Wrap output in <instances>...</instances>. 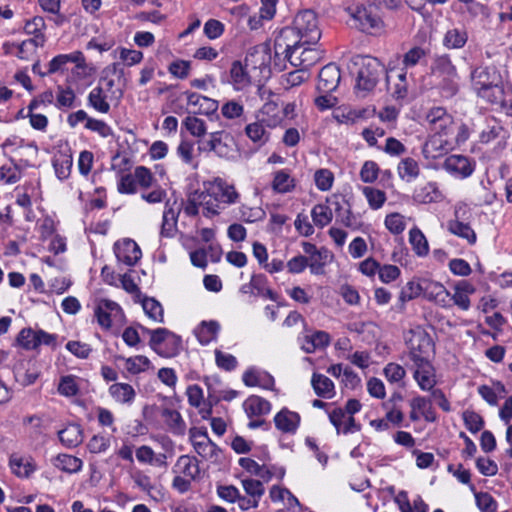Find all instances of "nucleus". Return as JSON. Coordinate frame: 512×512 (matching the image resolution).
I'll return each mask as SVG.
<instances>
[{
  "instance_id": "nucleus-1",
  "label": "nucleus",
  "mask_w": 512,
  "mask_h": 512,
  "mask_svg": "<svg viewBox=\"0 0 512 512\" xmlns=\"http://www.w3.org/2000/svg\"><path fill=\"white\" fill-rule=\"evenodd\" d=\"M200 207L203 208V215L205 217H212L219 214L218 206L211 193L210 185L205 187L204 190H195L188 194L184 205V213L189 217H195L199 214Z\"/></svg>"
},
{
  "instance_id": "nucleus-2",
  "label": "nucleus",
  "mask_w": 512,
  "mask_h": 512,
  "mask_svg": "<svg viewBox=\"0 0 512 512\" xmlns=\"http://www.w3.org/2000/svg\"><path fill=\"white\" fill-rule=\"evenodd\" d=\"M303 40L293 26L282 28L274 41L275 56L283 55L290 62L292 57L307 45Z\"/></svg>"
},
{
  "instance_id": "nucleus-3",
  "label": "nucleus",
  "mask_w": 512,
  "mask_h": 512,
  "mask_svg": "<svg viewBox=\"0 0 512 512\" xmlns=\"http://www.w3.org/2000/svg\"><path fill=\"white\" fill-rule=\"evenodd\" d=\"M383 72L384 67L377 59L370 57L362 59L361 66L357 72L355 88L363 92L373 90Z\"/></svg>"
},
{
  "instance_id": "nucleus-4",
  "label": "nucleus",
  "mask_w": 512,
  "mask_h": 512,
  "mask_svg": "<svg viewBox=\"0 0 512 512\" xmlns=\"http://www.w3.org/2000/svg\"><path fill=\"white\" fill-rule=\"evenodd\" d=\"M292 26L298 34L304 39L307 45L316 44L321 38V31L318 27L316 14L312 10H304L299 12Z\"/></svg>"
},
{
  "instance_id": "nucleus-5",
  "label": "nucleus",
  "mask_w": 512,
  "mask_h": 512,
  "mask_svg": "<svg viewBox=\"0 0 512 512\" xmlns=\"http://www.w3.org/2000/svg\"><path fill=\"white\" fill-rule=\"evenodd\" d=\"M189 437L199 456L211 460H216L218 458L220 449L209 439L206 429L192 427L189 430Z\"/></svg>"
},
{
  "instance_id": "nucleus-6",
  "label": "nucleus",
  "mask_w": 512,
  "mask_h": 512,
  "mask_svg": "<svg viewBox=\"0 0 512 512\" xmlns=\"http://www.w3.org/2000/svg\"><path fill=\"white\" fill-rule=\"evenodd\" d=\"M409 358L413 361L428 360L429 352L434 347L431 336L424 330L415 331L408 341Z\"/></svg>"
},
{
  "instance_id": "nucleus-7",
  "label": "nucleus",
  "mask_w": 512,
  "mask_h": 512,
  "mask_svg": "<svg viewBox=\"0 0 512 512\" xmlns=\"http://www.w3.org/2000/svg\"><path fill=\"white\" fill-rule=\"evenodd\" d=\"M327 202L333 206L337 223L352 230L361 227L360 220L353 214L350 204L343 197L334 196L332 199H328Z\"/></svg>"
},
{
  "instance_id": "nucleus-8",
  "label": "nucleus",
  "mask_w": 512,
  "mask_h": 512,
  "mask_svg": "<svg viewBox=\"0 0 512 512\" xmlns=\"http://www.w3.org/2000/svg\"><path fill=\"white\" fill-rule=\"evenodd\" d=\"M475 166V160L467 156L457 154L448 156L443 163V168L448 173L461 179L471 176L475 170Z\"/></svg>"
},
{
  "instance_id": "nucleus-9",
  "label": "nucleus",
  "mask_w": 512,
  "mask_h": 512,
  "mask_svg": "<svg viewBox=\"0 0 512 512\" xmlns=\"http://www.w3.org/2000/svg\"><path fill=\"white\" fill-rule=\"evenodd\" d=\"M209 185L218 206V213L225 208V205L233 204L237 201L238 193L233 186L227 184L224 180L217 178Z\"/></svg>"
},
{
  "instance_id": "nucleus-10",
  "label": "nucleus",
  "mask_w": 512,
  "mask_h": 512,
  "mask_svg": "<svg viewBox=\"0 0 512 512\" xmlns=\"http://www.w3.org/2000/svg\"><path fill=\"white\" fill-rule=\"evenodd\" d=\"M114 252L119 262L127 266H134L142 256L138 244L132 239H123L114 244Z\"/></svg>"
},
{
  "instance_id": "nucleus-11",
  "label": "nucleus",
  "mask_w": 512,
  "mask_h": 512,
  "mask_svg": "<svg viewBox=\"0 0 512 512\" xmlns=\"http://www.w3.org/2000/svg\"><path fill=\"white\" fill-rule=\"evenodd\" d=\"M94 312L98 324L106 330L112 326V318L117 319L123 316L121 307L109 299L100 300Z\"/></svg>"
},
{
  "instance_id": "nucleus-12",
  "label": "nucleus",
  "mask_w": 512,
  "mask_h": 512,
  "mask_svg": "<svg viewBox=\"0 0 512 512\" xmlns=\"http://www.w3.org/2000/svg\"><path fill=\"white\" fill-rule=\"evenodd\" d=\"M340 79L339 67L334 63H329L319 72L317 90L320 93H331L337 89Z\"/></svg>"
},
{
  "instance_id": "nucleus-13",
  "label": "nucleus",
  "mask_w": 512,
  "mask_h": 512,
  "mask_svg": "<svg viewBox=\"0 0 512 512\" xmlns=\"http://www.w3.org/2000/svg\"><path fill=\"white\" fill-rule=\"evenodd\" d=\"M415 371L413 377L423 391H431L436 385L435 369L428 360L413 362Z\"/></svg>"
},
{
  "instance_id": "nucleus-14",
  "label": "nucleus",
  "mask_w": 512,
  "mask_h": 512,
  "mask_svg": "<svg viewBox=\"0 0 512 512\" xmlns=\"http://www.w3.org/2000/svg\"><path fill=\"white\" fill-rule=\"evenodd\" d=\"M182 209L184 210L183 200H181L180 203H178L176 199L173 201L168 199L166 201L161 226L162 236L168 237L173 234L177 225L179 214Z\"/></svg>"
},
{
  "instance_id": "nucleus-15",
  "label": "nucleus",
  "mask_w": 512,
  "mask_h": 512,
  "mask_svg": "<svg viewBox=\"0 0 512 512\" xmlns=\"http://www.w3.org/2000/svg\"><path fill=\"white\" fill-rule=\"evenodd\" d=\"M145 333L150 335L149 345L150 347L159 355H164L160 349L162 343L167 340H171L172 345L175 347L177 351L181 345V339L179 336L175 335L173 332L169 331L166 328H157L155 330H150L148 328L142 327Z\"/></svg>"
},
{
  "instance_id": "nucleus-16",
  "label": "nucleus",
  "mask_w": 512,
  "mask_h": 512,
  "mask_svg": "<svg viewBox=\"0 0 512 512\" xmlns=\"http://www.w3.org/2000/svg\"><path fill=\"white\" fill-rule=\"evenodd\" d=\"M160 414L169 432L177 436L185 435L187 426L181 414L177 410L169 407H162Z\"/></svg>"
},
{
  "instance_id": "nucleus-17",
  "label": "nucleus",
  "mask_w": 512,
  "mask_h": 512,
  "mask_svg": "<svg viewBox=\"0 0 512 512\" xmlns=\"http://www.w3.org/2000/svg\"><path fill=\"white\" fill-rule=\"evenodd\" d=\"M426 121L435 133H446V129L452 124V117L443 107H434L426 115Z\"/></svg>"
},
{
  "instance_id": "nucleus-18",
  "label": "nucleus",
  "mask_w": 512,
  "mask_h": 512,
  "mask_svg": "<svg viewBox=\"0 0 512 512\" xmlns=\"http://www.w3.org/2000/svg\"><path fill=\"white\" fill-rule=\"evenodd\" d=\"M186 94L188 105L197 107L193 113L210 115L217 111L218 102L216 100L195 92H187Z\"/></svg>"
},
{
  "instance_id": "nucleus-19",
  "label": "nucleus",
  "mask_w": 512,
  "mask_h": 512,
  "mask_svg": "<svg viewBox=\"0 0 512 512\" xmlns=\"http://www.w3.org/2000/svg\"><path fill=\"white\" fill-rule=\"evenodd\" d=\"M431 73L437 78L447 76H455L457 72L456 66L453 64L448 54L436 55L431 63Z\"/></svg>"
},
{
  "instance_id": "nucleus-20",
  "label": "nucleus",
  "mask_w": 512,
  "mask_h": 512,
  "mask_svg": "<svg viewBox=\"0 0 512 512\" xmlns=\"http://www.w3.org/2000/svg\"><path fill=\"white\" fill-rule=\"evenodd\" d=\"M300 422V416L296 412L282 409L274 417V423L277 429L284 433H293L296 431Z\"/></svg>"
},
{
  "instance_id": "nucleus-21",
  "label": "nucleus",
  "mask_w": 512,
  "mask_h": 512,
  "mask_svg": "<svg viewBox=\"0 0 512 512\" xmlns=\"http://www.w3.org/2000/svg\"><path fill=\"white\" fill-rule=\"evenodd\" d=\"M321 58V52L310 45L303 46L297 54L292 57L291 65L305 69L317 63Z\"/></svg>"
},
{
  "instance_id": "nucleus-22",
  "label": "nucleus",
  "mask_w": 512,
  "mask_h": 512,
  "mask_svg": "<svg viewBox=\"0 0 512 512\" xmlns=\"http://www.w3.org/2000/svg\"><path fill=\"white\" fill-rule=\"evenodd\" d=\"M495 72H490L487 67H477L471 72V82L474 90L479 93L483 89L497 82Z\"/></svg>"
},
{
  "instance_id": "nucleus-23",
  "label": "nucleus",
  "mask_w": 512,
  "mask_h": 512,
  "mask_svg": "<svg viewBox=\"0 0 512 512\" xmlns=\"http://www.w3.org/2000/svg\"><path fill=\"white\" fill-rule=\"evenodd\" d=\"M60 442L67 448H74L83 442V430L79 424H68L58 432Z\"/></svg>"
},
{
  "instance_id": "nucleus-24",
  "label": "nucleus",
  "mask_w": 512,
  "mask_h": 512,
  "mask_svg": "<svg viewBox=\"0 0 512 512\" xmlns=\"http://www.w3.org/2000/svg\"><path fill=\"white\" fill-rule=\"evenodd\" d=\"M174 472L194 480L200 473L197 459L189 455H181L174 466Z\"/></svg>"
},
{
  "instance_id": "nucleus-25",
  "label": "nucleus",
  "mask_w": 512,
  "mask_h": 512,
  "mask_svg": "<svg viewBox=\"0 0 512 512\" xmlns=\"http://www.w3.org/2000/svg\"><path fill=\"white\" fill-rule=\"evenodd\" d=\"M243 406L249 418L266 415L271 410L270 402L256 395L250 396Z\"/></svg>"
},
{
  "instance_id": "nucleus-26",
  "label": "nucleus",
  "mask_w": 512,
  "mask_h": 512,
  "mask_svg": "<svg viewBox=\"0 0 512 512\" xmlns=\"http://www.w3.org/2000/svg\"><path fill=\"white\" fill-rule=\"evenodd\" d=\"M312 387L317 396L330 399L334 396V383L323 374L314 373L311 379Z\"/></svg>"
},
{
  "instance_id": "nucleus-27",
  "label": "nucleus",
  "mask_w": 512,
  "mask_h": 512,
  "mask_svg": "<svg viewBox=\"0 0 512 512\" xmlns=\"http://www.w3.org/2000/svg\"><path fill=\"white\" fill-rule=\"evenodd\" d=\"M468 40L465 28H452L446 31L443 37V46L447 49H461Z\"/></svg>"
},
{
  "instance_id": "nucleus-28",
  "label": "nucleus",
  "mask_w": 512,
  "mask_h": 512,
  "mask_svg": "<svg viewBox=\"0 0 512 512\" xmlns=\"http://www.w3.org/2000/svg\"><path fill=\"white\" fill-rule=\"evenodd\" d=\"M448 230L452 234L465 239L470 245H474L476 243V233L467 223L461 222L459 220H450L448 222Z\"/></svg>"
},
{
  "instance_id": "nucleus-29",
  "label": "nucleus",
  "mask_w": 512,
  "mask_h": 512,
  "mask_svg": "<svg viewBox=\"0 0 512 512\" xmlns=\"http://www.w3.org/2000/svg\"><path fill=\"white\" fill-rule=\"evenodd\" d=\"M88 105L103 114L110 111V104L107 101V95L101 86H96L90 91L88 95Z\"/></svg>"
},
{
  "instance_id": "nucleus-30",
  "label": "nucleus",
  "mask_w": 512,
  "mask_h": 512,
  "mask_svg": "<svg viewBox=\"0 0 512 512\" xmlns=\"http://www.w3.org/2000/svg\"><path fill=\"white\" fill-rule=\"evenodd\" d=\"M53 464L56 468L66 473H76L81 470L83 463L78 457L68 454H59L54 458Z\"/></svg>"
},
{
  "instance_id": "nucleus-31",
  "label": "nucleus",
  "mask_w": 512,
  "mask_h": 512,
  "mask_svg": "<svg viewBox=\"0 0 512 512\" xmlns=\"http://www.w3.org/2000/svg\"><path fill=\"white\" fill-rule=\"evenodd\" d=\"M110 395L120 403H131L135 398L134 388L127 383H115L109 388Z\"/></svg>"
},
{
  "instance_id": "nucleus-32",
  "label": "nucleus",
  "mask_w": 512,
  "mask_h": 512,
  "mask_svg": "<svg viewBox=\"0 0 512 512\" xmlns=\"http://www.w3.org/2000/svg\"><path fill=\"white\" fill-rule=\"evenodd\" d=\"M424 292L428 299L434 300L437 303L445 304L447 298L450 297L449 291L438 282L424 281Z\"/></svg>"
},
{
  "instance_id": "nucleus-33",
  "label": "nucleus",
  "mask_w": 512,
  "mask_h": 512,
  "mask_svg": "<svg viewBox=\"0 0 512 512\" xmlns=\"http://www.w3.org/2000/svg\"><path fill=\"white\" fill-rule=\"evenodd\" d=\"M263 121L253 122L245 127L247 137L259 146L264 145L269 140V133L266 131Z\"/></svg>"
},
{
  "instance_id": "nucleus-34",
  "label": "nucleus",
  "mask_w": 512,
  "mask_h": 512,
  "mask_svg": "<svg viewBox=\"0 0 512 512\" xmlns=\"http://www.w3.org/2000/svg\"><path fill=\"white\" fill-rule=\"evenodd\" d=\"M219 329L217 321H202L196 329V335L201 344H208L216 338Z\"/></svg>"
},
{
  "instance_id": "nucleus-35",
  "label": "nucleus",
  "mask_w": 512,
  "mask_h": 512,
  "mask_svg": "<svg viewBox=\"0 0 512 512\" xmlns=\"http://www.w3.org/2000/svg\"><path fill=\"white\" fill-rule=\"evenodd\" d=\"M353 17L358 22V26L362 31L378 28L381 24L380 18L373 15L366 8L357 9Z\"/></svg>"
},
{
  "instance_id": "nucleus-36",
  "label": "nucleus",
  "mask_w": 512,
  "mask_h": 512,
  "mask_svg": "<svg viewBox=\"0 0 512 512\" xmlns=\"http://www.w3.org/2000/svg\"><path fill=\"white\" fill-rule=\"evenodd\" d=\"M311 216L314 224L320 228H323L332 221L333 206L317 204L313 207Z\"/></svg>"
},
{
  "instance_id": "nucleus-37",
  "label": "nucleus",
  "mask_w": 512,
  "mask_h": 512,
  "mask_svg": "<svg viewBox=\"0 0 512 512\" xmlns=\"http://www.w3.org/2000/svg\"><path fill=\"white\" fill-rule=\"evenodd\" d=\"M470 490L474 493L476 505L482 512H496L497 502L491 494L477 492L474 484H470Z\"/></svg>"
},
{
  "instance_id": "nucleus-38",
  "label": "nucleus",
  "mask_w": 512,
  "mask_h": 512,
  "mask_svg": "<svg viewBox=\"0 0 512 512\" xmlns=\"http://www.w3.org/2000/svg\"><path fill=\"white\" fill-rule=\"evenodd\" d=\"M409 242L415 253L420 256H426L429 252V246L425 235L418 229L413 228L409 232Z\"/></svg>"
},
{
  "instance_id": "nucleus-39",
  "label": "nucleus",
  "mask_w": 512,
  "mask_h": 512,
  "mask_svg": "<svg viewBox=\"0 0 512 512\" xmlns=\"http://www.w3.org/2000/svg\"><path fill=\"white\" fill-rule=\"evenodd\" d=\"M438 88L444 98H452L459 91V75L455 73V76H447L444 78H438Z\"/></svg>"
},
{
  "instance_id": "nucleus-40",
  "label": "nucleus",
  "mask_w": 512,
  "mask_h": 512,
  "mask_svg": "<svg viewBox=\"0 0 512 512\" xmlns=\"http://www.w3.org/2000/svg\"><path fill=\"white\" fill-rule=\"evenodd\" d=\"M55 98V106L58 109L63 110L74 106L76 95L70 87L63 88L62 86H58Z\"/></svg>"
},
{
  "instance_id": "nucleus-41",
  "label": "nucleus",
  "mask_w": 512,
  "mask_h": 512,
  "mask_svg": "<svg viewBox=\"0 0 512 512\" xmlns=\"http://www.w3.org/2000/svg\"><path fill=\"white\" fill-rule=\"evenodd\" d=\"M142 307L149 318L161 323L164 321L162 305L155 298L145 297Z\"/></svg>"
},
{
  "instance_id": "nucleus-42",
  "label": "nucleus",
  "mask_w": 512,
  "mask_h": 512,
  "mask_svg": "<svg viewBox=\"0 0 512 512\" xmlns=\"http://www.w3.org/2000/svg\"><path fill=\"white\" fill-rule=\"evenodd\" d=\"M419 172L418 163L413 158H404L398 165V173L402 179H414L419 175Z\"/></svg>"
},
{
  "instance_id": "nucleus-43",
  "label": "nucleus",
  "mask_w": 512,
  "mask_h": 512,
  "mask_svg": "<svg viewBox=\"0 0 512 512\" xmlns=\"http://www.w3.org/2000/svg\"><path fill=\"white\" fill-rule=\"evenodd\" d=\"M231 80L237 90L243 89L249 84V76L242 64L235 61L230 70Z\"/></svg>"
},
{
  "instance_id": "nucleus-44",
  "label": "nucleus",
  "mask_w": 512,
  "mask_h": 512,
  "mask_svg": "<svg viewBox=\"0 0 512 512\" xmlns=\"http://www.w3.org/2000/svg\"><path fill=\"white\" fill-rule=\"evenodd\" d=\"M465 427L473 434L479 432L484 427L483 417L473 410H465L462 414Z\"/></svg>"
},
{
  "instance_id": "nucleus-45",
  "label": "nucleus",
  "mask_w": 512,
  "mask_h": 512,
  "mask_svg": "<svg viewBox=\"0 0 512 512\" xmlns=\"http://www.w3.org/2000/svg\"><path fill=\"white\" fill-rule=\"evenodd\" d=\"M327 257H328V250L325 248H321L313 256L307 257L308 258V267L310 268V272L315 275L323 274Z\"/></svg>"
},
{
  "instance_id": "nucleus-46",
  "label": "nucleus",
  "mask_w": 512,
  "mask_h": 512,
  "mask_svg": "<svg viewBox=\"0 0 512 512\" xmlns=\"http://www.w3.org/2000/svg\"><path fill=\"white\" fill-rule=\"evenodd\" d=\"M25 424H29V437L34 441H39L44 439L45 434V426L41 417L39 416H29L24 419Z\"/></svg>"
},
{
  "instance_id": "nucleus-47",
  "label": "nucleus",
  "mask_w": 512,
  "mask_h": 512,
  "mask_svg": "<svg viewBox=\"0 0 512 512\" xmlns=\"http://www.w3.org/2000/svg\"><path fill=\"white\" fill-rule=\"evenodd\" d=\"M76 380L77 377L74 375L62 376L58 385V392L66 397L76 396L79 392Z\"/></svg>"
},
{
  "instance_id": "nucleus-48",
  "label": "nucleus",
  "mask_w": 512,
  "mask_h": 512,
  "mask_svg": "<svg viewBox=\"0 0 512 512\" xmlns=\"http://www.w3.org/2000/svg\"><path fill=\"white\" fill-rule=\"evenodd\" d=\"M12 472L19 477H29L34 472L35 467L31 462H23V459L17 456H11L9 461Z\"/></svg>"
},
{
  "instance_id": "nucleus-49",
  "label": "nucleus",
  "mask_w": 512,
  "mask_h": 512,
  "mask_svg": "<svg viewBox=\"0 0 512 512\" xmlns=\"http://www.w3.org/2000/svg\"><path fill=\"white\" fill-rule=\"evenodd\" d=\"M183 125L194 137H202L207 132L205 121L195 116H187L183 121Z\"/></svg>"
},
{
  "instance_id": "nucleus-50",
  "label": "nucleus",
  "mask_w": 512,
  "mask_h": 512,
  "mask_svg": "<svg viewBox=\"0 0 512 512\" xmlns=\"http://www.w3.org/2000/svg\"><path fill=\"white\" fill-rule=\"evenodd\" d=\"M242 486L246 494L260 502L265 493V488L260 480L248 478L242 480Z\"/></svg>"
},
{
  "instance_id": "nucleus-51",
  "label": "nucleus",
  "mask_w": 512,
  "mask_h": 512,
  "mask_svg": "<svg viewBox=\"0 0 512 512\" xmlns=\"http://www.w3.org/2000/svg\"><path fill=\"white\" fill-rule=\"evenodd\" d=\"M424 291L423 283H416L414 281H409L402 289L399 295V300L402 305H404L407 301H410L416 297H418L421 292Z\"/></svg>"
},
{
  "instance_id": "nucleus-52",
  "label": "nucleus",
  "mask_w": 512,
  "mask_h": 512,
  "mask_svg": "<svg viewBox=\"0 0 512 512\" xmlns=\"http://www.w3.org/2000/svg\"><path fill=\"white\" fill-rule=\"evenodd\" d=\"M363 194L365 195L370 207L372 209H379L382 207L386 200L385 192L373 187H364Z\"/></svg>"
},
{
  "instance_id": "nucleus-53",
  "label": "nucleus",
  "mask_w": 512,
  "mask_h": 512,
  "mask_svg": "<svg viewBox=\"0 0 512 512\" xmlns=\"http://www.w3.org/2000/svg\"><path fill=\"white\" fill-rule=\"evenodd\" d=\"M294 187L293 179L290 175L281 170L278 171L273 180V189L279 193H287Z\"/></svg>"
},
{
  "instance_id": "nucleus-54",
  "label": "nucleus",
  "mask_w": 512,
  "mask_h": 512,
  "mask_svg": "<svg viewBox=\"0 0 512 512\" xmlns=\"http://www.w3.org/2000/svg\"><path fill=\"white\" fill-rule=\"evenodd\" d=\"M426 51L422 47L415 46L408 50L402 59V64L405 68H411L420 63V61L426 57Z\"/></svg>"
},
{
  "instance_id": "nucleus-55",
  "label": "nucleus",
  "mask_w": 512,
  "mask_h": 512,
  "mask_svg": "<svg viewBox=\"0 0 512 512\" xmlns=\"http://www.w3.org/2000/svg\"><path fill=\"white\" fill-rule=\"evenodd\" d=\"M37 330L32 328H24L20 331L17 336V341L20 346L26 350H32L37 348Z\"/></svg>"
},
{
  "instance_id": "nucleus-56",
  "label": "nucleus",
  "mask_w": 512,
  "mask_h": 512,
  "mask_svg": "<svg viewBox=\"0 0 512 512\" xmlns=\"http://www.w3.org/2000/svg\"><path fill=\"white\" fill-rule=\"evenodd\" d=\"M53 167L55 169L56 176L60 180L67 179L70 175L72 167V158L69 156H61L53 160Z\"/></svg>"
},
{
  "instance_id": "nucleus-57",
  "label": "nucleus",
  "mask_w": 512,
  "mask_h": 512,
  "mask_svg": "<svg viewBox=\"0 0 512 512\" xmlns=\"http://www.w3.org/2000/svg\"><path fill=\"white\" fill-rule=\"evenodd\" d=\"M505 89L498 85L497 82L477 93L480 97L486 99L492 104L499 105Z\"/></svg>"
},
{
  "instance_id": "nucleus-58",
  "label": "nucleus",
  "mask_w": 512,
  "mask_h": 512,
  "mask_svg": "<svg viewBox=\"0 0 512 512\" xmlns=\"http://www.w3.org/2000/svg\"><path fill=\"white\" fill-rule=\"evenodd\" d=\"M442 141L438 138H431L426 141L422 148V153L425 158H437L442 155L444 148L442 146Z\"/></svg>"
},
{
  "instance_id": "nucleus-59",
  "label": "nucleus",
  "mask_w": 512,
  "mask_h": 512,
  "mask_svg": "<svg viewBox=\"0 0 512 512\" xmlns=\"http://www.w3.org/2000/svg\"><path fill=\"white\" fill-rule=\"evenodd\" d=\"M314 180L319 190L327 191L332 187L334 176L328 169H319L315 172Z\"/></svg>"
},
{
  "instance_id": "nucleus-60",
  "label": "nucleus",
  "mask_w": 512,
  "mask_h": 512,
  "mask_svg": "<svg viewBox=\"0 0 512 512\" xmlns=\"http://www.w3.org/2000/svg\"><path fill=\"white\" fill-rule=\"evenodd\" d=\"M85 128L98 133L101 137L104 138L109 137L113 134L112 128L106 122L91 117L87 119V122L85 123Z\"/></svg>"
},
{
  "instance_id": "nucleus-61",
  "label": "nucleus",
  "mask_w": 512,
  "mask_h": 512,
  "mask_svg": "<svg viewBox=\"0 0 512 512\" xmlns=\"http://www.w3.org/2000/svg\"><path fill=\"white\" fill-rule=\"evenodd\" d=\"M379 170L376 162L366 161L361 168L360 178L364 183H373L378 178Z\"/></svg>"
},
{
  "instance_id": "nucleus-62",
  "label": "nucleus",
  "mask_w": 512,
  "mask_h": 512,
  "mask_svg": "<svg viewBox=\"0 0 512 512\" xmlns=\"http://www.w3.org/2000/svg\"><path fill=\"white\" fill-rule=\"evenodd\" d=\"M221 113L226 119H238L243 115L244 107L239 102L230 100L223 104Z\"/></svg>"
},
{
  "instance_id": "nucleus-63",
  "label": "nucleus",
  "mask_w": 512,
  "mask_h": 512,
  "mask_svg": "<svg viewBox=\"0 0 512 512\" xmlns=\"http://www.w3.org/2000/svg\"><path fill=\"white\" fill-rule=\"evenodd\" d=\"M386 228L393 234H400L405 229L404 217L398 213H392L385 218Z\"/></svg>"
},
{
  "instance_id": "nucleus-64",
  "label": "nucleus",
  "mask_w": 512,
  "mask_h": 512,
  "mask_svg": "<svg viewBox=\"0 0 512 512\" xmlns=\"http://www.w3.org/2000/svg\"><path fill=\"white\" fill-rule=\"evenodd\" d=\"M384 374L391 383H398L403 380L406 375L405 369L396 363H388L384 368Z\"/></svg>"
}]
</instances>
